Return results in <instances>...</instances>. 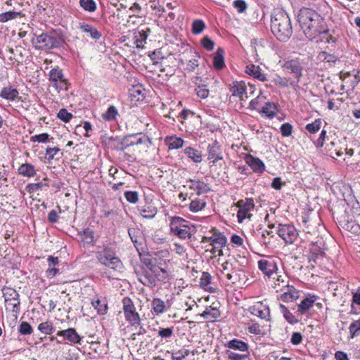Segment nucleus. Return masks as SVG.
Segmentation results:
<instances>
[{"label":"nucleus","instance_id":"obj_45","mask_svg":"<svg viewBox=\"0 0 360 360\" xmlns=\"http://www.w3.org/2000/svg\"><path fill=\"white\" fill-rule=\"evenodd\" d=\"M289 285V280L287 276H278L274 282V288L276 292L284 290V288Z\"/></svg>","mask_w":360,"mask_h":360},{"label":"nucleus","instance_id":"obj_50","mask_svg":"<svg viewBox=\"0 0 360 360\" xmlns=\"http://www.w3.org/2000/svg\"><path fill=\"white\" fill-rule=\"evenodd\" d=\"M322 124V120L321 119H316L311 123H309L306 125V130L311 134H316L319 131Z\"/></svg>","mask_w":360,"mask_h":360},{"label":"nucleus","instance_id":"obj_42","mask_svg":"<svg viewBox=\"0 0 360 360\" xmlns=\"http://www.w3.org/2000/svg\"><path fill=\"white\" fill-rule=\"evenodd\" d=\"M205 206L206 202L204 199L195 198L191 200L189 205V209L192 212H198L203 210Z\"/></svg>","mask_w":360,"mask_h":360},{"label":"nucleus","instance_id":"obj_48","mask_svg":"<svg viewBox=\"0 0 360 360\" xmlns=\"http://www.w3.org/2000/svg\"><path fill=\"white\" fill-rule=\"evenodd\" d=\"M323 252L317 243H313L310 248V255L309 256V260L315 262L319 257H322Z\"/></svg>","mask_w":360,"mask_h":360},{"label":"nucleus","instance_id":"obj_19","mask_svg":"<svg viewBox=\"0 0 360 360\" xmlns=\"http://www.w3.org/2000/svg\"><path fill=\"white\" fill-rule=\"evenodd\" d=\"M57 335L61 336L64 340L74 344H81L82 338L73 328H69L66 330H58Z\"/></svg>","mask_w":360,"mask_h":360},{"label":"nucleus","instance_id":"obj_52","mask_svg":"<svg viewBox=\"0 0 360 360\" xmlns=\"http://www.w3.org/2000/svg\"><path fill=\"white\" fill-rule=\"evenodd\" d=\"M145 32L144 30H140L138 31L137 34L135 35V43L137 47H143L146 43L148 35Z\"/></svg>","mask_w":360,"mask_h":360},{"label":"nucleus","instance_id":"obj_7","mask_svg":"<svg viewBox=\"0 0 360 360\" xmlns=\"http://www.w3.org/2000/svg\"><path fill=\"white\" fill-rule=\"evenodd\" d=\"M3 295L5 300V305L6 310L11 311L17 314L20 313V300L18 292L12 288H4L3 289Z\"/></svg>","mask_w":360,"mask_h":360},{"label":"nucleus","instance_id":"obj_60","mask_svg":"<svg viewBox=\"0 0 360 360\" xmlns=\"http://www.w3.org/2000/svg\"><path fill=\"white\" fill-rule=\"evenodd\" d=\"M281 133L283 136L288 137L292 134V126L290 123H284L281 126Z\"/></svg>","mask_w":360,"mask_h":360},{"label":"nucleus","instance_id":"obj_11","mask_svg":"<svg viewBox=\"0 0 360 360\" xmlns=\"http://www.w3.org/2000/svg\"><path fill=\"white\" fill-rule=\"evenodd\" d=\"M249 311L254 316L266 321L270 320V309L267 304L262 302H257L249 307Z\"/></svg>","mask_w":360,"mask_h":360},{"label":"nucleus","instance_id":"obj_59","mask_svg":"<svg viewBox=\"0 0 360 360\" xmlns=\"http://www.w3.org/2000/svg\"><path fill=\"white\" fill-rule=\"evenodd\" d=\"M91 304L93 307L97 309L99 314H105L107 312L108 309L106 304H102L101 300H97L96 301H92Z\"/></svg>","mask_w":360,"mask_h":360},{"label":"nucleus","instance_id":"obj_25","mask_svg":"<svg viewBox=\"0 0 360 360\" xmlns=\"http://www.w3.org/2000/svg\"><path fill=\"white\" fill-rule=\"evenodd\" d=\"M225 346L232 350H238L240 353L250 352L248 344L239 339H233L229 341Z\"/></svg>","mask_w":360,"mask_h":360},{"label":"nucleus","instance_id":"obj_46","mask_svg":"<svg viewBox=\"0 0 360 360\" xmlns=\"http://www.w3.org/2000/svg\"><path fill=\"white\" fill-rule=\"evenodd\" d=\"M152 309L156 314H160L165 311V304L160 298H154L151 302Z\"/></svg>","mask_w":360,"mask_h":360},{"label":"nucleus","instance_id":"obj_5","mask_svg":"<svg viewBox=\"0 0 360 360\" xmlns=\"http://www.w3.org/2000/svg\"><path fill=\"white\" fill-rule=\"evenodd\" d=\"M32 42L38 49H51L60 45V39L55 35L41 34L32 38Z\"/></svg>","mask_w":360,"mask_h":360},{"label":"nucleus","instance_id":"obj_3","mask_svg":"<svg viewBox=\"0 0 360 360\" xmlns=\"http://www.w3.org/2000/svg\"><path fill=\"white\" fill-rule=\"evenodd\" d=\"M96 258L103 265L114 269L120 270L122 267L120 259L116 256L114 250L108 245H103L96 252Z\"/></svg>","mask_w":360,"mask_h":360},{"label":"nucleus","instance_id":"obj_20","mask_svg":"<svg viewBox=\"0 0 360 360\" xmlns=\"http://www.w3.org/2000/svg\"><path fill=\"white\" fill-rule=\"evenodd\" d=\"M283 292L280 295V299L284 302H291L300 296V292L293 285H286L284 288Z\"/></svg>","mask_w":360,"mask_h":360},{"label":"nucleus","instance_id":"obj_17","mask_svg":"<svg viewBox=\"0 0 360 360\" xmlns=\"http://www.w3.org/2000/svg\"><path fill=\"white\" fill-rule=\"evenodd\" d=\"M262 98L257 97L255 100H252L250 105V109L253 110H257L259 112H275L276 110V105L274 103L266 102L264 105L259 107V103Z\"/></svg>","mask_w":360,"mask_h":360},{"label":"nucleus","instance_id":"obj_14","mask_svg":"<svg viewBox=\"0 0 360 360\" xmlns=\"http://www.w3.org/2000/svg\"><path fill=\"white\" fill-rule=\"evenodd\" d=\"M50 81L56 89H66V80L63 72L59 68H53L49 73Z\"/></svg>","mask_w":360,"mask_h":360},{"label":"nucleus","instance_id":"obj_53","mask_svg":"<svg viewBox=\"0 0 360 360\" xmlns=\"http://www.w3.org/2000/svg\"><path fill=\"white\" fill-rule=\"evenodd\" d=\"M128 233H129V236L131 240V241L133 242V243L134 244L135 246H136L137 245H140L141 243H140V238H141V236H140V231L136 228H129L128 229Z\"/></svg>","mask_w":360,"mask_h":360},{"label":"nucleus","instance_id":"obj_24","mask_svg":"<svg viewBox=\"0 0 360 360\" xmlns=\"http://www.w3.org/2000/svg\"><path fill=\"white\" fill-rule=\"evenodd\" d=\"M245 162L256 173H262L265 169L264 162L258 158L248 155L245 158Z\"/></svg>","mask_w":360,"mask_h":360},{"label":"nucleus","instance_id":"obj_2","mask_svg":"<svg viewBox=\"0 0 360 360\" xmlns=\"http://www.w3.org/2000/svg\"><path fill=\"white\" fill-rule=\"evenodd\" d=\"M271 28L273 34L281 41H285L289 39L292 34L290 18L283 11L274 12L271 17Z\"/></svg>","mask_w":360,"mask_h":360},{"label":"nucleus","instance_id":"obj_27","mask_svg":"<svg viewBox=\"0 0 360 360\" xmlns=\"http://www.w3.org/2000/svg\"><path fill=\"white\" fill-rule=\"evenodd\" d=\"M245 72L262 82L267 80L266 75L262 72L261 68L257 65L253 64L247 65Z\"/></svg>","mask_w":360,"mask_h":360},{"label":"nucleus","instance_id":"obj_56","mask_svg":"<svg viewBox=\"0 0 360 360\" xmlns=\"http://www.w3.org/2000/svg\"><path fill=\"white\" fill-rule=\"evenodd\" d=\"M80 6L86 11L92 12L96 8V3L94 0H80Z\"/></svg>","mask_w":360,"mask_h":360},{"label":"nucleus","instance_id":"obj_29","mask_svg":"<svg viewBox=\"0 0 360 360\" xmlns=\"http://www.w3.org/2000/svg\"><path fill=\"white\" fill-rule=\"evenodd\" d=\"M190 53L192 58L187 61L184 68V70L188 72H193L199 66V59L200 58V55L197 52L191 49Z\"/></svg>","mask_w":360,"mask_h":360},{"label":"nucleus","instance_id":"obj_62","mask_svg":"<svg viewBox=\"0 0 360 360\" xmlns=\"http://www.w3.org/2000/svg\"><path fill=\"white\" fill-rule=\"evenodd\" d=\"M201 44L202 46L208 51L214 49V42L207 36L202 39Z\"/></svg>","mask_w":360,"mask_h":360},{"label":"nucleus","instance_id":"obj_54","mask_svg":"<svg viewBox=\"0 0 360 360\" xmlns=\"http://www.w3.org/2000/svg\"><path fill=\"white\" fill-rule=\"evenodd\" d=\"M21 16L20 12L8 11L0 14V22H6L10 20L15 19L17 17Z\"/></svg>","mask_w":360,"mask_h":360},{"label":"nucleus","instance_id":"obj_36","mask_svg":"<svg viewBox=\"0 0 360 360\" xmlns=\"http://www.w3.org/2000/svg\"><path fill=\"white\" fill-rule=\"evenodd\" d=\"M48 179L44 178L42 181L34 183V184H29L26 186L25 190L30 194L37 192L38 191H41L44 187H49V184L47 183Z\"/></svg>","mask_w":360,"mask_h":360},{"label":"nucleus","instance_id":"obj_1","mask_svg":"<svg viewBox=\"0 0 360 360\" xmlns=\"http://www.w3.org/2000/svg\"><path fill=\"white\" fill-rule=\"evenodd\" d=\"M297 21L305 36L310 39L326 31L322 18L312 9L302 8L297 15Z\"/></svg>","mask_w":360,"mask_h":360},{"label":"nucleus","instance_id":"obj_58","mask_svg":"<svg viewBox=\"0 0 360 360\" xmlns=\"http://www.w3.org/2000/svg\"><path fill=\"white\" fill-rule=\"evenodd\" d=\"M124 195L126 200L130 203L135 204L139 201V193L136 191H125Z\"/></svg>","mask_w":360,"mask_h":360},{"label":"nucleus","instance_id":"obj_9","mask_svg":"<svg viewBox=\"0 0 360 360\" xmlns=\"http://www.w3.org/2000/svg\"><path fill=\"white\" fill-rule=\"evenodd\" d=\"M140 144H145L148 148L151 145V141L145 135L140 136L137 134H131L122 139L117 148L121 150H124L129 146Z\"/></svg>","mask_w":360,"mask_h":360},{"label":"nucleus","instance_id":"obj_16","mask_svg":"<svg viewBox=\"0 0 360 360\" xmlns=\"http://www.w3.org/2000/svg\"><path fill=\"white\" fill-rule=\"evenodd\" d=\"M207 158L212 160V162L216 164L223 159L221 146L217 141H214L207 146Z\"/></svg>","mask_w":360,"mask_h":360},{"label":"nucleus","instance_id":"obj_44","mask_svg":"<svg viewBox=\"0 0 360 360\" xmlns=\"http://www.w3.org/2000/svg\"><path fill=\"white\" fill-rule=\"evenodd\" d=\"M279 307L285 319L289 323L295 324L298 323L299 320L288 310V309L285 305L280 304Z\"/></svg>","mask_w":360,"mask_h":360},{"label":"nucleus","instance_id":"obj_40","mask_svg":"<svg viewBox=\"0 0 360 360\" xmlns=\"http://www.w3.org/2000/svg\"><path fill=\"white\" fill-rule=\"evenodd\" d=\"M224 51L222 49H218L214 54L213 59V65L214 68L221 70L224 66V60L223 56Z\"/></svg>","mask_w":360,"mask_h":360},{"label":"nucleus","instance_id":"obj_33","mask_svg":"<svg viewBox=\"0 0 360 360\" xmlns=\"http://www.w3.org/2000/svg\"><path fill=\"white\" fill-rule=\"evenodd\" d=\"M212 276L208 272H203L200 279V285L202 288L210 292H214L215 288L210 285Z\"/></svg>","mask_w":360,"mask_h":360},{"label":"nucleus","instance_id":"obj_15","mask_svg":"<svg viewBox=\"0 0 360 360\" xmlns=\"http://www.w3.org/2000/svg\"><path fill=\"white\" fill-rule=\"evenodd\" d=\"M136 276L139 282L143 285L153 288L156 285L155 278L153 273L149 270L142 269L141 271H136Z\"/></svg>","mask_w":360,"mask_h":360},{"label":"nucleus","instance_id":"obj_30","mask_svg":"<svg viewBox=\"0 0 360 360\" xmlns=\"http://www.w3.org/2000/svg\"><path fill=\"white\" fill-rule=\"evenodd\" d=\"M18 172L25 177H33L37 174L34 166L30 163L22 164L18 167Z\"/></svg>","mask_w":360,"mask_h":360},{"label":"nucleus","instance_id":"obj_28","mask_svg":"<svg viewBox=\"0 0 360 360\" xmlns=\"http://www.w3.org/2000/svg\"><path fill=\"white\" fill-rule=\"evenodd\" d=\"M153 274L155 278V281L161 282L163 284L167 283L171 279V275L165 269L158 266L156 270H153Z\"/></svg>","mask_w":360,"mask_h":360},{"label":"nucleus","instance_id":"obj_13","mask_svg":"<svg viewBox=\"0 0 360 360\" xmlns=\"http://www.w3.org/2000/svg\"><path fill=\"white\" fill-rule=\"evenodd\" d=\"M212 236L207 238V240L210 242V244L215 248L219 249V255H222L223 252L221 248L225 246L226 243V238L224 235L219 232L217 229H212Z\"/></svg>","mask_w":360,"mask_h":360},{"label":"nucleus","instance_id":"obj_6","mask_svg":"<svg viewBox=\"0 0 360 360\" xmlns=\"http://www.w3.org/2000/svg\"><path fill=\"white\" fill-rule=\"evenodd\" d=\"M122 309L124 317L127 322L133 327H137L141 324V318L139 313L136 311V307L132 300L125 297L122 299Z\"/></svg>","mask_w":360,"mask_h":360},{"label":"nucleus","instance_id":"obj_26","mask_svg":"<svg viewBox=\"0 0 360 360\" xmlns=\"http://www.w3.org/2000/svg\"><path fill=\"white\" fill-rule=\"evenodd\" d=\"M16 49L12 48H6L4 50L0 51L1 57L8 65H12L18 61L15 58Z\"/></svg>","mask_w":360,"mask_h":360},{"label":"nucleus","instance_id":"obj_18","mask_svg":"<svg viewBox=\"0 0 360 360\" xmlns=\"http://www.w3.org/2000/svg\"><path fill=\"white\" fill-rule=\"evenodd\" d=\"M188 188L195 191L198 195L207 193L210 191L209 185L200 179H189Z\"/></svg>","mask_w":360,"mask_h":360},{"label":"nucleus","instance_id":"obj_31","mask_svg":"<svg viewBox=\"0 0 360 360\" xmlns=\"http://www.w3.org/2000/svg\"><path fill=\"white\" fill-rule=\"evenodd\" d=\"M140 214L146 219H152L157 214L158 210L152 204H147L144 207L139 208Z\"/></svg>","mask_w":360,"mask_h":360},{"label":"nucleus","instance_id":"obj_39","mask_svg":"<svg viewBox=\"0 0 360 360\" xmlns=\"http://www.w3.org/2000/svg\"><path fill=\"white\" fill-rule=\"evenodd\" d=\"M144 89L142 86H134L130 91V97L131 100L139 101L144 98Z\"/></svg>","mask_w":360,"mask_h":360},{"label":"nucleus","instance_id":"obj_34","mask_svg":"<svg viewBox=\"0 0 360 360\" xmlns=\"http://www.w3.org/2000/svg\"><path fill=\"white\" fill-rule=\"evenodd\" d=\"M184 153L195 163H199L202 160L201 152L193 147H186Z\"/></svg>","mask_w":360,"mask_h":360},{"label":"nucleus","instance_id":"obj_57","mask_svg":"<svg viewBox=\"0 0 360 360\" xmlns=\"http://www.w3.org/2000/svg\"><path fill=\"white\" fill-rule=\"evenodd\" d=\"M192 25V31L195 34L201 33L205 27L204 22L201 20H194Z\"/></svg>","mask_w":360,"mask_h":360},{"label":"nucleus","instance_id":"obj_43","mask_svg":"<svg viewBox=\"0 0 360 360\" xmlns=\"http://www.w3.org/2000/svg\"><path fill=\"white\" fill-rule=\"evenodd\" d=\"M80 29L82 32L89 34L90 37L93 39H98L101 37V33L90 25L82 24L80 25Z\"/></svg>","mask_w":360,"mask_h":360},{"label":"nucleus","instance_id":"obj_12","mask_svg":"<svg viewBox=\"0 0 360 360\" xmlns=\"http://www.w3.org/2000/svg\"><path fill=\"white\" fill-rule=\"evenodd\" d=\"M245 278L243 270L231 268V272L226 275L225 284L226 285H240L244 282Z\"/></svg>","mask_w":360,"mask_h":360},{"label":"nucleus","instance_id":"obj_63","mask_svg":"<svg viewBox=\"0 0 360 360\" xmlns=\"http://www.w3.org/2000/svg\"><path fill=\"white\" fill-rule=\"evenodd\" d=\"M49 134L44 133L33 136L30 138L32 142L46 143L49 140Z\"/></svg>","mask_w":360,"mask_h":360},{"label":"nucleus","instance_id":"obj_32","mask_svg":"<svg viewBox=\"0 0 360 360\" xmlns=\"http://www.w3.org/2000/svg\"><path fill=\"white\" fill-rule=\"evenodd\" d=\"M165 143L170 150L179 149L183 147L184 140L176 136H167Z\"/></svg>","mask_w":360,"mask_h":360},{"label":"nucleus","instance_id":"obj_55","mask_svg":"<svg viewBox=\"0 0 360 360\" xmlns=\"http://www.w3.org/2000/svg\"><path fill=\"white\" fill-rule=\"evenodd\" d=\"M18 331L21 335H27L32 333L33 329L29 323L22 321L19 325Z\"/></svg>","mask_w":360,"mask_h":360},{"label":"nucleus","instance_id":"obj_21","mask_svg":"<svg viewBox=\"0 0 360 360\" xmlns=\"http://www.w3.org/2000/svg\"><path fill=\"white\" fill-rule=\"evenodd\" d=\"M283 68L289 73L293 74L299 82L302 76V68L297 60H291L286 61L283 65Z\"/></svg>","mask_w":360,"mask_h":360},{"label":"nucleus","instance_id":"obj_47","mask_svg":"<svg viewBox=\"0 0 360 360\" xmlns=\"http://www.w3.org/2000/svg\"><path fill=\"white\" fill-rule=\"evenodd\" d=\"M349 330L351 339L360 337V319L351 323Z\"/></svg>","mask_w":360,"mask_h":360},{"label":"nucleus","instance_id":"obj_61","mask_svg":"<svg viewBox=\"0 0 360 360\" xmlns=\"http://www.w3.org/2000/svg\"><path fill=\"white\" fill-rule=\"evenodd\" d=\"M231 268H233L232 264H230L228 262H226L221 264V269H219V274L218 276L221 277L223 276L226 278V275H228L231 272Z\"/></svg>","mask_w":360,"mask_h":360},{"label":"nucleus","instance_id":"obj_49","mask_svg":"<svg viewBox=\"0 0 360 360\" xmlns=\"http://www.w3.org/2000/svg\"><path fill=\"white\" fill-rule=\"evenodd\" d=\"M37 328L45 335H51L55 330L53 323L49 321L39 323Z\"/></svg>","mask_w":360,"mask_h":360},{"label":"nucleus","instance_id":"obj_22","mask_svg":"<svg viewBox=\"0 0 360 360\" xmlns=\"http://www.w3.org/2000/svg\"><path fill=\"white\" fill-rule=\"evenodd\" d=\"M258 267L264 274L270 277L278 270L277 265L274 261L262 259L258 262Z\"/></svg>","mask_w":360,"mask_h":360},{"label":"nucleus","instance_id":"obj_23","mask_svg":"<svg viewBox=\"0 0 360 360\" xmlns=\"http://www.w3.org/2000/svg\"><path fill=\"white\" fill-rule=\"evenodd\" d=\"M316 300V295H309L307 297L304 298L297 305V312L300 314H307L308 311L313 307Z\"/></svg>","mask_w":360,"mask_h":360},{"label":"nucleus","instance_id":"obj_10","mask_svg":"<svg viewBox=\"0 0 360 360\" xmlns=\"http://www.w3.org/2000/svg\"><path fill=\"white\" fill-rule=\"evenodd\" d=\"M236 206L238 207L237 217L238 222L241 223L245 218H250L249 212L254 209L255 204L252 198H245L238 200Z\"/></svg>","mask_w":360,"mask_h":360},{"label":"nucleus","instance_id":"obj_38","mask_svg":"<svg viewBox=\"0 0 360 360\" xmlns=\"http://www.w3.org/2000/svg\"><path fill=\"white\" fill-rule=\"evenodd\" d=\"M228 360H250V353H238L234 351L226 350Z\"/></svg>","mask_w":360,"mask_h":360},{"label":"nucleus","instance_id":"obj_41","mask_svg":"<svg viewBox=\"0 0 360 360\" xmlns=\"http://www.w3.org/2000/svg\"><path fill=\"white\" fill-rule=\"evenodd\" d=\"M0 96L7 100H14L18 97V91L11 87H4L0 93Z\"/></svg>","mask_w":360,"mask_h":360},{"label":"nucleus","instance_id":"obj_64","mask_svg":"<svg viewBox=\"0 0 360 360\" xmlns=\"http://www.w3.org/2000/svg\"><path fill=\"white\" fill-rule=\"evenodd\" d=\"M197 96L200 98H206L209 95V90L206 89L204 86L199 85L195 89Z\"/></svg>","mask_w":360,"mask_h":360},{"label":"nucleus","instance_id":"obj_51","mask_svg":"<svg viewBox=\"0 0 360 360\" xmlns=\"http://www.w3.org/2000/svg\"><path fill=\"white\" fill-rule=\"evenodd\" d=\"M82 243L85 245H90L94 241V232L90 229H86L81 233Z\"/></svg>","mask_w":360,"mask_h":360},{"label":"nucleus","instance_id":"obj_37","mask_svg":"<svg viewBox=\"0 0 360 360\" xmlns=\"http://www.w3.org/2000/svg\"><path fill=\"white\" fill-rule=\"evenodd\" d=\"M221 315L219 310L213 307H207L200 314V316L205 319H216Z\"/></svg>","mask_w":360,"mask_h":360},{"label":"nucleus","instance_id":"obj_8","mask_svg":"<svg viewBox=\"0 0 360 360\" xmlns=\"http://www.w3.org/2000/svg\"><path fill=\"white\" fill-rule=\"evenodd\" d=\"M277 234L285 243L292 244L297 239L299 231L292 224H279Z\"/></svg>","mask_w":360,"mask_h":360},{"label":"nucleus","instance_id":"obj_35","mask_svg":"<svg viewBox=\"0 0 360 360\" xmlns=\"http://www.w3.org/2000/svg\"><path fill=\"white\" fill-rule=\"evenodd\" d=\"M232 96L243 98V94H246V86L243 82H236L231 86Z\"/></svg>","mask_w":360,"mask_h":360},{"label":"nucleus","instance_id":"obj_4","mask_svg":"<svg viewBox=\"0 0 360 360\" xmlns=\"http://www.w3.org/2000/svg\"><path fill=\"white\" fill-rule=\"evenodd\" d=\"M171 233L181 240L190 239L192 236L189 222L180 217H174L170 219Z\"/></svg>","mask_w":360,"mask_h":360}]
</instances>
